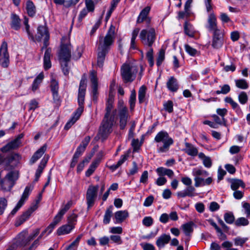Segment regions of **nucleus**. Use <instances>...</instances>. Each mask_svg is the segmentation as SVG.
<instances>
[{"label": "nucleus", "instance_id": "16", "mask_svg": "<svg viewBox=\"0 0 250 250\" xmlns=\"http://www.w3.org/2000/svg\"><path fill=\"white\" fill-rule=\"evenodd\" d=\"M23 133L19 134L14 140L8 143L1 148L2 152H6L18 148L21 142V140L23 137Z\"/></svg>", "mask_w": 250, "mask_h": 250}, {"label": "nucleus", "instance_id": "43", "mask_svg": "<svg viewBox=\"0 0 250 250\" xmlns=\"http://www.w3.org/2000/svg\"><path fill=\"white\" fill-rule=\"evenodd\" d=\"M186 52L191 56H196L199 55V52L189 45L186 44L184 46Z\"/></svg>", "mask_w": 250, "mask_h": 250}, {"label": "nucleus", "instance_id": "33", "mask_svg": "<svg viewBox=\"0 0 250 250\" xmlns=\"http://www.w3.org/2000/svg\"><path fill=\"white\" fill-rule=\"evenodd\" d=\"M230 183L231 188L233 190H237L239 187L244 188L245 187V183L240 179H232L230 180Z\"/></svg>", "mask_w": 250, "mask_h": 250}, {"label": "nucleus", "instance_id": "2", "mask_svg": "<svg viewBox=\"0 0 250 250\" xmlns=\"http://www.w3.org/2000/svg\"><path fill=\"white\" fill-rule=\"evenodd\" d=\"M86 87V80L85 78H82L80 83L78 96L79 107L73 113L72 117L65 125L64 129L65 130L69 129L72 126V125H74L75 123H76V122L80 118L83 111V103L84 101Z\"/></svg>", "mask_w": 250, "mask_h": 250}, {"label": "nucleus", "instance_id": "36", "mask_svg": "<svg viewBox=\"0 0 250 250\" xmlns=\"http://www.w3.org/2000/svg\"><path fill=\"white\" fill-rule=\"evenodd\" d=\"M100 159H97L92 162V163L90 165L89 168L85 171L86 177H89L93 173V172L95 171V169L98 166L100 163Z\"/></svg>", "mask_w": 250, "mask_h": 250}, {"label": "nucleus", "instance_id": "26", "mask_svg": "<svg viewBox=\"0 0 250 250\" xmlns=\"http://www.w3.org/2000/svg\"><path fill=\"white\" fill-rule=\"evenodd\" d=\"M72 205V201H69L65 205L62 206L61 209L55 217L59 219L60 221L62 218L64 214L69 210Z\"/></svg>", "mask_w": 250, "mask_h": 250}, {"label": "nucleus", "instance_id": "17", "mask_svg": "<svg viewBox=\"0 0 250 250\" xmlns=\"http://www.w3.org/2000/svg\"><path fill=\"white\" fill-rule=\"evenodd\" d=\"M71 45L70 44H62L59 57L61 62H68L71 57Z\"/></svg>", "mask_w": 250, "mask_h": 250}, {"label": "nucleus", "instance_id": "1", "mask_svg": "<svg viewBox=\"0 0 250 250\" xmlns=\"http://www.w3.org/2000/svg\"><path fill=\"white\" fill-rule=\"evenodd\" d=\"M115 27L111 25L105 36L99 39L98 47L97 65L102 67L103 65L105 55L110 49V46L113 43L115 38Z\"/></svg>", "mask_w": 250, "mask_h": 250}, {"label": "nucleus", "instance_id": "3", "mask_svg": "<svg viewBox=\"0 0 250 250\" xmlns=\"http://www.w3.org/2000/svg\"><path fill=\"white\" fill-rule=\"evenodd\" d=\"M157 143V151L158 153H167L174 143L173 139L164 130L159 132L154 140Z\"/></svg>", "mask_w": 250, "mask_h": 250}, {"label": "nucleus", "instance_id": "14", "mask_svg": "<svg viewBox=\"0 0 250 250\" xmlns=\"http://www.w3.org/2000/svg\"><path fill=\"white\" fill-rule=\"evenodd\" d=\"M119 104H122L119 107V117L120 119V127L124 129L126 125L128 117V110L126 107L123 105L122 101H119Z\"/></svg>", "mask_w": 250, "mask_h": 250}, {"label": "nucleus", "instance_id": "21", "mask_svg": "<svg viewBox=\"0 0 250 250\" xmlns=\"http://www.w3.org/2000/svg\"><path fill=\"white\" fill-rule=\"evenodd\" d=\"M129 216L128 212L127 210H119L115 212V224H119L122 223Z\"/></svg>", "mask_w": 250, "mask_h": 250}, {"label": "nucleus", "instance_id": "50", "mask_svg": "<svg viewBox=\"0 0 250 250\" xmlns=\"http://www.w3.org/2000/svg\"><path fill=\"white\" fill-rule=\"evenodd\" d=\"M165 52L164 49H161L158 53V55L157 58L156 64L158 66H160L163 62L165 60Z\"/></svg>", "mask_w": 250, "mask_h": 250}, {"label": "nucleus", "instance_id": "13", "mask_svg": "<svg viewBox=\"0 0 250 250\" xmlns=\"http://www.w3.org/2000/svg\"><path fill=\"white\" fill-rule=\"evenodd\" d=\"M37 39L39 42H41V40L43 39V46L42 48L47 47L49 45V34L46 27L42 25L38 27Z\"/></svg>", "mask_w": 250, "mask_h": 250}, {"label": "nucleus", "instance_id": "59", "mask_svg": "<svg viewBox=\"0 0 250 250\" xmlns=\"http://www.w3.org/2000/svg\"><path fill=\"white\" fill-rule=\"evenodd\" d=\"M191 11H188L184 10V11H180L178 12V19L179 20L184 19L185 18H188L191 15Z\"/></svg>", "mask_w": 250, "mask_h": 250}, {"label": "nucleus", "instance_id": "10", "mask_svg": "<svg viewBox=\"0 0 250 250\" xmlns=\"http://www.w3.org/2000/svg\"><path fill=\"white\" fill-rule=\"evenodd\" d=\"M10 63L9 54L8 52L7 43L4 41L0 47V65L3 68H7Z\"/></svg>", "mask_w": 250, "mask_h": 250}, {"label": "nucleus", "instance_id": "28", "mask_svg": "<svg viewBox=\"0 0 250 250\" xmlns=\"http://www.w3.org/2000/svg\"><path fill=\"white\" fill-rule=\"evenodd\" d=\"M186 147L184 149V151L188 155L191 156H195L198 154V149L192 144L186 143Z\"/></svg>", "mask_w": 250, "mask_h": 250}, {"label": "nucleus", "instance_id": "56", "mask_svg": "<svg viewBox=\"0 0 250 250\" xmlns=\"http://www.w3.org/2000/svg\"><path fill=\"white\" fill-rule=\"evenodd\" d=\"M82 236H83V234L79 235L77 236V237L76 238V239L73 242H72L69 245V246H70V247H71V248H73L74 249H75V250H76L79 245L80 241L81 238H82Z\"/></svg>", "mask_w": 250, "mask_h": 250}, {"label": "nucleus", "instance_id": "37", "mask_svg": "<svg viewBox=\"0 0 250 250\" xmlns=\"http://www.w3.org/2000/svg\"><path fill=\"white\" fill-rule=\"evenodd\" d=\"M198 157L203 161L204 166L210 168L212 166V162L210 157L206 156L203 153L200 152L198 154Z\"/></svg>", "mask_w": 250, "mask_h": 250}, {"label": "nucleus", "instance_id": "39", "mask_svg": "<svg viewBox=\"0 0 250 250\" xmlns=\"http://www.w3.org/2000/svg\"><path fill=\"white\" fill-rule=\"evenodd\" d=\"M127 155H122L120 159L118 161L116 164H114L111 166H108V168L112 171H114L127 160Z\"/></svg>", "mask_w": 250, "mask_h": 250}, {"label": "nucleus", "instance_id": "45", "mask_svg": "<svg viewBox=\"0 0 250 250\" xmlns=\"http://www.w3.org/2000/svg\"><path fill=\"white\" fill-rule=\"evenodd\" d=\"M236 86L240 89H246L248 88V84L244 79H239L235 80Z\"/></svg>", "mask_w": 250, "mask_h": 250}, {"label": "nucleus", "instance_id": "62", "mask_svg": "<svg viewBox=\"0 0 250 250\" xmlns=\"http://www.w3.org/2000/svg\"><path fill=\"white\" fill-rule=\"evenodd\" d=\"M138 171V167L137 163L134 161L132 163V167L129 170L127 173L128 175H133L137 173Z\"/></svg>", "mask_w": 250, "mask_h": 250}, {"label": "nucleus", "instance_id": "11", "mask_svg": "<svg viewBox=\"0 0 250 250\" xmlns=\"http://www.w3.org/2000/svg\"><path fill=\"white\" fill-rule=\"evenodd\" d=\"M98 189L99 186L98 185H90L89 186L86 194V199L88 209L94 205L97 197V191Z\"/></svg>", "mask_w": 250, "mask_h": 250}, {"label": "nucleus", "instance_id": "31", "mask_svg": "<svg viewBox=\"0 0 250 250\" xmlns=\"http://www.w3.org/2000/svg\"><path fill=\"white\" fill-rule=\"evenodd\" d=\"M33 210L32 208L29 209L17 220L16 222V226H19L24 222L31 215Z\"/></svg>", "mask_w": 250, "mask_h": 250}, {"label": "nucleus", "instance_id": "53", "mask_svg": "<svg viewBox=\"0 0 250 250\" xmlns=\"http://www.w3.org/2000/svg\"><path fill=\"white\" fill-rule=\"evenodd\" d=\"M249 223L248 220L245 217L238 218L235 222V225L236 226H245L248 225Z\"/></svg>", "mask_w": 250, "mask_h": 250}, {"label": "nucleus", "instance_id": "9", "mask_svg": "<svg viewBox=\"0 0 250 250\" xmlns=\"http://www.w3.org/2000/svg\"><path fill=\"white\" fill-rule=\"evenodd\" d=\"M40 232V229H36L32 231V232L27 236L28 231L24 230L21 232L17 237V245L25 246L30 241L33 240Z\"/></svg>", "mask_w": 250, "mask_h": 250}, {"label": "nucleus", "instance_id": "34", "mask_svg": "<svg viewBox=\"0 0 250 250\" xmlns=\"http://www.w3.org/2000/svg\"><path fill=\"white\" fill-rule=\"evenodd\" d=\"M113 103H114V98L113 97L109 95L108 98L107 100L106 104V108H105V118H107L109 115L110 113H111V111L114 110L113 108Z\"/></svg>", "mask_w": 250, "mask_h": 250}, {"label": "nucleus", "instance_id": "29", "mask_svg": "<svg viewBox=\"0 0 250 250\" xmlns=\"http://www.w3.org/2000/svg\"><path fill=\"white\" fill-rule=\"evenodd\" d=\"M44 78L43 73H40L35 78L32 84L31 88L33 92L36 91L39 87V86Z\"/></svg>", "mask_w": 250, "mask_h": 250}, {"label": "nucleus", "instance_id": "63", "mask_svg": "<svg viewBox=\"0 0 250 250\" xmlns=\"http://www.w3.org/2000/svg\"><path fill=\"white\" fill-rule=\"evenodd\" d=\"M148 173L147 171L145 170L144 171L140 177V182L141 183H143L144 184H146L147 183V180H148Z\"/></svg>", "mask_w": 250, "mask_h": 250}, {"label": "nucleus", "instance_id": "12", "mask_svg": "<svg viewBox=\"0 0 250 250\" xmlns=\"http://www.w3.org/2000/svg\"><path fill=\"white\" fill-rule=\"evenodd\" d=\"M205 27L208 32L212 33L222 30L218 26L217 18L213 12L210 13L208 15Z\"/></svg>", "mask_w": 250, "mask_h": 250}, {"label": "nucleus", "instance_id": "38", "mask_svg": "<svg viewBox=\"0 0 250 250\" xmlns=\"http://www.w3.org/2000/svg\"><path fill=\"white\" fill-rule=\"evenodd\" d=\"M150 10V8L149 6H147L145 7L140 13L137 22L138 23L142 22L145 19H146L147 17V15L148 14Z\"/></svg>", "mask_w": 250, "mask_h": 250}, {"label": "nucleus", "instance_id": "48", "mask_svg": "<svg viewBox=\"0 0 250 250\" xmlns=\"http://www.w3.org/2000/svg\"><path fill=\"white\" fill-rule=\"evenodd\" d=\"M224 218L226 222L229 224H232L235 220V217L231 212H227L224 214Z\"/></svg>", "mask_w": 250, "mask_h": 250}, {"label": "nucleus", "instance_id": "8", "mask_svg": "<svg viewBox=\"0 0 250 250\" xmlns=\"http://www.w3.org/2000/svg\"><path fill=\"white\" fill-rule=\"evenodd\" d=\"M0 178H1V172H0ZM18 178V173L16 171L9 172L3 179L0 178V189L4 191L10 190Z\"/></svg>", "mask_w": 250, "mask_h": 250}, {"label": "nucleus", "instance_id": "19", "mask_svg": "<svg viewBox=\"0 0 250 250\" xmlns=\"http://www.w3.org/2000/svg\"><path fill=\"white\" fill-rule=\"evenodd\" d=\"M166 86L168 90L172 92H176L179 87L177 80L173 76L168 79Z\"/></svg>", "mask_w": 250, "mask_h": 250}, {"label": "nucleus", "instance_id": "5", "mask_svg": "<svg viewBox=\"0 0 250 250\" xmlns=\"http://www.w3.org/2000/svg\"><path fill=\"white\" fill-rule=\"evenodd\" d=\"M116 113V109L111 111V113H110L107 118H105V114L104 115L99 132V134L102 139H105L107 136L112 132V128L114 124Z\"/></svg>", "mask_w": 250, "mask_h": 250}, {"label": "nucleus", "instance_id": "15", "mask_svg": "<svg viewBox=\"0 0 250 250\" xmlns=\"http://www.w3.org/2000/svg\"><path fill=\"white\" fill-rule=\"evenodd\" d=\"M212 39L211 45L215 49H219L223 44L224 41V31L221 30L216 32L212 33Z\"/></svg>", "mask_w": 250, "mask_h": 250}, {"label": "nucleus", "instance_id": "27", "mask_svg": "<svg viewBox=\"0 0 250 250\" xmlns=\"http://www.w3.org/2000/svg\"><path fill=\"white\" fill-rule=\"evenodd\" d=\"M185 33L190 37H193L196 32L193 26L188 21H185L184 25Z\"/></svg>", "mask_w": 250, "mask_h": 250}, {"label": "nucleus", "instance_id": "61", "mask_svg": "<svg viewBox=\"0 0 250 250\" xmlns=\"http://www.w3.org/2000/svg\"><path fill=\"white\" fill-rule=\"evenodd\" d=\"M142 223L144 226L146 227H150L152 225L153 220L151 217L146 216L143 219Z\"/></svg>", "mask_w": 250, "mask_h": 250}, {"label": "nucleus", "instance_id": "25", "mask_svg": "<svg viewBox=\"0 0 250 250\" xmlns=\"http://www.w3.org/2000/svg\"><path fill=\"white\" fill-rule=\"evenodd\" d=\"M156 171L159 176L164 177V176L167 175L170 179L173 178L174 174L172 170L164 167H158Z\"/></svg>", "mask_w": 250, "mask_h": 250}, {"label": "nucleus", "instance_id": "60", "mask_svg": "<svg viewBox=\"0 0 250 250\" xmlns=\"http://www.w3.org/2000/svg\"><path fill=\"white\" fill-rule=\"evenodd\" d=\"M77 215L75 214H72L67 218V224L73 225L75 228V226L77 222Z\"/></svg>", "mask_w": 250, "mask_h": 250}, {"label": "nucleus", "instance_id": "42", "mask_svg": "<svg viewBox=\"0 0 250 250\" xmlns=\"http://www.w3.org/2000/svg\"><path fill=\"white\" fill-rule=\"evenodd\" d=\"M33 189V186L32 185L27 186L25 187L23 193L21 196V197L20 201H21L23 203L28 198L30 193Z\"/></svg>", "mask_w": 250, "mask_h": 250}, {"label": "nucleus", "instance_id": "7", "mask_svg": "<svg viewBox=\"0 0 250 250\" xmlns=\"http://www.w3.org/2000/svg\"><path fill=\"white\" fill-rule=\"evenodd\" d=\"M139 38L144 45L151 48L156 39L155 29L149 27L142 29L140 33Z\"/></svg>", "mask_w": 250, "mask_h": 250}, {"label": "nucleus", "instance_id": "47", "mask_svg": "<svg viewBox=\"0 0 250 250\" xmlns=\"http://www.w3.org/2000/svg\"><path fill=\"white\" fill-rule=\"evenodd\" d=\"M146 57L149 63V66L150 67H152L154 65V58L153 51L151 47L150 48L149 50L147 52Z\"/></svg>", "mask_w": 250, "mask_h": 250}, {"label": "nucleus", "instance_id": "22", "mask_svg": "<svg viewBox=\"0 0 250 250\" xmlns=\"http://www.w3.org/2000/svg\"><path fill=\"white\" fill-rule=\"evenodd\" d=\"M90 81L92 83V94L94 98L97 94L98 90V81L97 78V74L95 71H92L90 73Z\"/></svg>", "mask_w": 250, "mask_h": 250}, {"label": "nucleus", "instance_id": "64", "mask_svg": "<svg viewBox=\"0 0 250 250\" xmlns=\"http://www.w3.org/2000/svg\"><path fill=\"white\" fill-rule=\"evenodd\" d=\"M242 207L245 210L247 217L250 216V204L247 202H242Z\"/></svg>", "mask_w": 250, "mask_h": 250}, {"label": "nucleus", "instance_id": "24", "mask_svg": "<svg viewBox=\"0 0 250 250\" xmlns=\"http://www.w3.org/2000/svg\"><path fill=\"white\" fill-rule=\"evenodd\" d=\"M51 56V49L50 48H48L44 53L43 57V66L45 70H47L51 67V62L50 61Z\"/></svg>", "mask_w": 250, "mask_h": 250}, {"label": "nucleus", "instance_id": "55", "mask_svg": "<svg viewBox=\"0 0 250 250\" xmlns=\"http://www.w3.org/2000/svg\"><path fill=\"white\" fill-rule=\"evenodd\" d=\"M7 206V201L4 198H0V215L2 214L4 212Z\"/></svg>", "mask_w": 250, "mask_h": 250}, {"label": "nucleus", "instance_id": "46", "mask_svg": "<svg viewBox=\"0 0 250 250\" xmlns=\"http://www.w3.org/2000/svg\"><path fill=\"white\" fill-rule=\"evenodd\" d=\"M146 87L142 85L139 89L138 92V99L140 103H142L144 101L146 93Z\"/></svg>", "mask_w": 250, "mask_h": 250}, {"label": "nucleus", "instance_id": "35", "mask_svg": "<svg viewBox=\"0 0 250 250\" xmlns=\"http://www.w3.org/2000/svg\"><path fill=\"white\" fill-rule=\"evenodd\" d=\"M193 223L192 222H188L181 226V228L187 236H189L192 233L193 230Z\"/></svg>", "mask_w": 250, "mask_h": 250}, {"label": "nucleus", "instance_id": "52", "mask_svg": "<svg viewBox=\"0 0 250 250\" xmlns=\"http://www.w3.org/2000/svg\"><path fill=\"white\" fill-rule=\"evenodd\" d=\"M136 102V93L135 90H132L129 98V103L130 104V108L133 110L134 108Z\"/></svg>", "mask_w": 250, "mask_h": 250}, {"label": "nucleus", "instance_id": "57", "mask_svg": "<svg viewBox=\"0 0 250 250\" xmlns=\"http://www.w3.org/2000/svg\"><path fill=\"white\" fill-rule=\"evenodd\" d=\"M173 102L171 101H168L164 104V108L168 113L173 111Z\"/></svg>", "mask_w": 250, "mask_h": 250}, {"label": "nucleus", "instance_id": "18", "mask_svg": "<svg viewBox=\"0 0 250 250\" xmlns=\"http://www.w3.org/2000/svg\"><path fill=\"white\" fill-rule=\"evenodd\" d=\"M171 240V236L169 234L163 233L158 237L156 245L159 249L165 247V245L168 244Z\"/></svg>", "mask_w": 250, "mask_h": 250}, {"label": "nucleus", "instance_id": "30", "mask_svg": "<svg viewBox=\"0 0 250 250\" xmlns=\"http://www.w3.org/2000/svg\"><path fill=\"white\" fill-rule=\"evenodd\" d=\"M33 210L32 208L29 209L17 220L16 222V226H19L24 222L31 215Z\"/></svg>", "mask_w": 250, "mask_h": 250}, {"label": "nucleus", "instance_id": "54", "mask_svg": "<svg viewBox=\"0 0 250 250\" xmlns=\"http://www.w3.org/2000/svg\"><path fill=\"white\" fill-rule=\"evenodd\" d=\"M238 100L240 104H245L248 100L247 93L244 91L241 92L238 95Z\"/></svg>", "mask_w": 250, "mask_h": 250}, {"label": "nucleus", "instance_id": "41", "mask_svg": "<svg viewBox=\"0 0 250 250\" xmlns=\"http://www.w3.org/2000/svg\"><path fill=\"white\" fill-rule=\"evenodd\" d=\"M26 10L29 16L33 17L36 13V8L33 2L31 0H28L26 2Z\"/></svg>", "mask_w": 250, "mask_h": 250}, {"label": "nucleus", "instance_id": "58", "mask_svg": "<svg viewBox=\"0 0 250 250\" xmlns=\"http://www.w3.org/2000/svg\"><path fill=\"white\" fill-rule=\"evenodd\" d=\"M51 92L58 91L59 90V84L58 82L53 78L52 77L51 80Z\"/></svg>", "mask_w": 250, "mask_h": 250}, {"label": "nucleus", "instance_id": "20", "mask_svg": "<svg viewBox=\"0 0 250 250\" xmlns=\"http://www.w3.org/2000/svg\"><path fill=\"white\" fill-rule=\"evenodd\" d=\"M47 149V145L44 144L40 148L37 150L31 157L30 163L31 164L35 163L38 159H39L45 153Z\"/></svg>", "mask_w": 250, "mask_h": 250}, {"label": "nucleus", "instance_id": "23", "mask_svg": "<svg viewBox=\"0 0 250 250\" xmlns=\"http://www.w3.org/2000/svg\"><path fill=\"white\" fill-rule=\"evenodd\" d=\"M74 229L73 225L66 224L59 227L57 230V233L58 235L67 234L70 233Z\"/></svg>", "mask_w": 250, "mask_h": 250}, {"label": "nucleus", "instance_id": "4", "mask_svg": "<svg viewBox=\"0 0 250 250\" xmlns=\"http://www.w3.org/2000/svg\"><path fill=\"white\" fill-rule=\"evenodd\" d=\"M192 174L194 177V186L196 188L210 185L213 182L212 177H205L209 175V173L202 167H196L192 169Z\"/></svg>", "mask_w": 250, "mask_h": 250}, {"label": "nucleus", "instance_id": "49", "mask_svg": "<svg viewBox=\"0 0 250 250\" xmlns=\"http://www.w3.org/2000/svg\"><path fill=\"white\" fill-rule=\"evenodd\" d=\"M91 156L85 157L82 162L80 163L77 166V172H81L85 167V165L88 164L90 159Z\"/></svg>", "mask_w": 250, "mask_h": 250}, {"label": "nucleus", "instance_id": "51", "mask_svg": "<svg viewBox=\"0 0 250 250\" xmlns=\"http://www.w3.org/2000/svg\"><path fill=\"white\" fill-rule=\"evenodd\" d=\"M221 90H217L215 91V93L217 95L219 94H227L230 90V87L228 84H224L222 86H220Z\"/></svg>", "mask_w": 250, "mask_h": 250}, {"label": "nucleus", "instance_id": "40", "mask_svg": "<svg viewBox=\"0 0 250 250\" xmlns=\"http://www.w3.org/2000/svg\"><path fill=\"white\" fill-rule=\"evenodd\" d=\"M112 215V207H109L108 208L105 212V214L104 216L103 223L104 224H108L110 223L111 218Z\"/></svg>", "mask_w": 250, "mask_h": 250}, {"label": "nucleus", "instance_id": "6", "mask_svg": "<svg viewBox=\"0 0 250 250\" xmlns=\"http://www.w3.org/2000/svg\"><path fill=\"white\" fill-rule=\"evenodd\" d=\"M138 67L133 62H126L121 68V74L125 83L133 82L138 72Z\"/></svg>", "mask_w": 250, "mask_h": 250}, {"label": "nucleus", "instance_id": "44", "mask_svg": "<svg viewBox=\"0 0 250 250\" xmlns=\"http://www.w3.org/2000/svg\"><path fill=\"white\" fill-rule=\"evenodd\" d=\"M60 221L59 219L54 217L53 222L45 229L47 235L50 234L52 232L55 227Z\"/></svg>", "mask_w": 250, "mask_h": 250}, {"label": "nucleus", "instance_id": "32", "mask_svg": "<svg viewBox=\"0 0 250 250\" xmlns=\"http://www.w3.org/2000/svg\"><path fill=\"white\" fill-rule=\"evenodd\" d=\"M11 26L16 30H18L21 27V20L19 16L16 14L11 15Z\"/></svg>", "mask_w": 250, "mask_h": 250}]
</instances>
